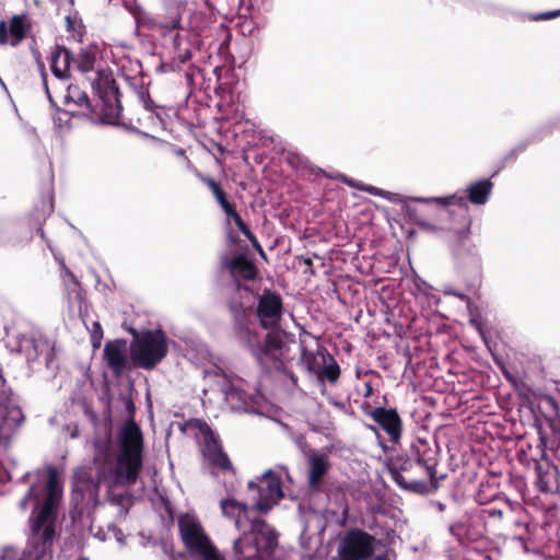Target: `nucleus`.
<instances>
[{
  "mask_svg": "<svg viewBox=\"0 0 560 560\" xmlns=\"http://www.w3.org/2000/svg\"><path fill=\"white\" fill-rule=\"evenodd\" d=\"M142 434L135 422L126 423L117 436V450L109 442L94 443L92 466L78 467L73 472L72 502L77 509L98 504L100 485L107 488V499L121 508L129 501L127 491L117 488L135 485L142 467Z\"/></svg>",
  "mask_w": 560,
  "mask_h": 560,
  "instance_id": "1",
  "label": "nucleus"
},
{
  "mask_svg": "<svg viewBox=\"0 0 560 560\" xmlns=\"http://www.w3.org/2000/svg\"><path fill=\"white\" fill-rule=\"evenodd\" d=\"M60 498L61 488L57 480L56 469L50 467L48 476L34 482L19 503L20 509L26 511L28 503L32 502L33 513L30 518L32 529L30 541L18 560H50Z\"/></svg>",
  "mask_w": 560,
  "mask_h": 560,
  "instance_id": "2",
  "label": "nucleus"
},
{
  "mask_svg": "<svg viewBox=\"0 0 560 560\" xmlns=\"http://www.w3.org/2000/svg\"><path fill=\"white\" fill-rule=\"evenodd\" d=\"M387 469L398 487L419 494L436 491L445 478L444 475L439 476L436 469L428 468L404 454L389 458Z\"/></svg>",
  "mask_w": 560,
  "mask_h": 560,
  "instance_id": "3",
  "label": "nucleus"
},
{
  "mask_svg": "<svg viewBox=\"0 0 560 560\" xmlns=\"http://www.w3.org/2000/svg\"><path fill=\"white\" fill-rule=\"evenodd\" d=\"M231 31L224 22H220L215 27V39L220 40L218 48V55L225 58V62L222 67H215L213 72L218 77L219 85L215 88V96L219 98L215 106L220 114L214 119L228 120L231 115L236 112L235 103L232 93L233 73H232V59L231 55H228L226 49L231 40Z\"/></svg>",
  "mask_w": 560,
  "mask_h": 560,
  "instance_id": "4",
  "label": "nucleus"
},
{
  "mask_svg": "<svg viewBox=\"0 0 560 560\" xmlns=\"http://www.w3.org/2000/svg\"><path fill=\"white\" fill-rule=\"evenodd\" d=\"M7 348L11 352L22 354L28 366L33 370L45 365L50 369L55 359V347L52 342L40 336L34 334H16L9 336L7 340Z\"/></svg>",
  "mask_w": 560,
  "mask_h": 560,
  "instance_id": "5",
  "label": "nucleus"
},
{
  "mask_svg": "<svg viewBox=\"0 0 560 560\" xmlns=\"http://www.w3.org/2000/svg\"><path fill=\"white\" fill-rule=\"evenodd\" d=\"M92 88L98 96L92 120L97 124L116 125L121 112L118 89L110 73L98 70L92 80Z\"/></svg>",
  "mask_w": 560,
  "mask_h": 560,
  "instance_id": "6",
  "label": "nucleus"
},
{
  "mask_svg": "<svg viewBox=\"0 0 560 560\" xmlns=\"http://www.w3.org/2000/svg\"><path fill=\"white\" fill-rule=\"evenodd\" d=\"M131 359L136 366L153 369L167 353L166 336L162 330H147L131 343Z\"/></svg>",
  "mask_w": 560,
  "mask_h": 560,
  "instance_id": "7",
  "label": "nucleus"
},
{
  "mask_svg": "<svg viewBox=\"0 0 560 560\" xmlns=\"http://www.w3.org/2000/svg\"><path fill=\"white\" fill-rule=\"evenodd\" d=\"M178 527L189 553L198 560H210V539L196 515L189 513L179 515Z\"/></svg>",
  "mask_w": 560,
  "mask_h": 560,
  "instance_id": "8",
  "label": "nucleus"
},
{
  "mask_svg": "<svg viewBox=\"0 0 560 560\" xmlns=\"http://www.w3.org/2000/svg\"><path fill=\"white\" fill-rule=\"evenodd\" d=\"M24 420L16 398L5 385L0 373V443L8 440Z\"/></svg>",
  "mask_w": 560,
  "mask_h": 560,
  "instance_id": "9",
  "label": "nucleus"
},
{
  "mask_svg": "<svg viewBox=\"0 0 560 560\" xmlns=\"http://www.w3.org/2000/svg\"><path fill=\"white\" fill-rule=\"evenodd\" d=\"M483 515L476 510L465 513L459 520L450 525L451 535L464 546L488 541L486 534L488 527L483 522Z\"/></svg>",
  "mask_w": 560,
  "mask_h": 560,
  "instance_id": "10",
  "label": "nucleus"
},
{
  "mask_svg": "<svg viewBox=\"0 0 560 560\" xmlns=\"http://www.w3.org/2000/svg\"><path fill=\"white\" fill-rule=\"evenodd\" d=\"M375 538L371 534L352 528L341 539L338 555L341 560H366L373 555Z\"/></svg>",
  "mask_w": 560,
  "mask_h": 560,
  "instance_id": "11",
  "label": "nucleus"
},
{
  "mask_svg": "<svg viewBox=\"0 0 560 560\" xmlns=\"http://www.w3.org/2000/svg\"><path fill=\"white\" fill-rule=\"evenodd\" d=\"M547 446V440L544 435L539 436L540 448L538 451L540 459L533 458V464L536 470V487L539 492L542 493H560V472L558 467L547 459L545 447Z\"/></svg>",
  "mask_w": 560,
  "mask_h": 560,
  "instance_id": "12",
  "label": "nucleus"
},
{
  "mask_svg": "<svg viewBox=\"0 0 560 560\" xmlns=\"http://www.w3.org/2000/svg\"><path fill=\"white\" fill-rule=\"evenodd\" d=\"M212 195L218 202L219 207L223 211L226 222L233 221L238 231L249 241L252 244L264 254L256 236L250 231L249 226L242 219L241 214L236 210V203L233 198L221 187L220 184L212 180Z\"/></svg>",
  "mask_w": 560,
  "mask_h": 560,
  "instance_id": "13",
  "label": "nucleus"
},
{
  "mask_svg": "<svg viewBox=\"0 0 560 560\" xmlns=\"http://www.w3.org/2000/svg\"><path fill=\"white\" fill-rule=\"evenodd\" d=\"M368 407L370 410L365 411V415L386 433L393 446L400 445L404 421L397 409L385 407H375L372 409L370 405H368Z\"/></svg>",
  "mask_w": 560,
  "mask_h": 560,
  "instance_id": "14",
  "label": "nucleus"
},
{
  "mask_svg": "<svg viewBox=\"0 0 560 560\" xmlns=\"http://www.w3.org/2000/svg\"><path fill=\"white\" fill-rule=\"evenodd\" d=\"M257 317L262 328L269 329L279 325L283 313L281 295L270 289H265L258 299Z\"/></svg>",
  "mask_w": 560,
  "mask_h": 560,
  "instance_id": "15",
  "label": "nucleus"
},
{
  "mask_svg": "<svg viewBox=\"0 0 560 560\" xmlns=\"http://www.w3.org/2000/svg\"><path fill=\"white\" fill-rule=\"evenodd\" d=\"M493 183L490 179H480L474 182L465 189L466 195H452L439 199L442 206H458L467 210V202L472 205H485L492 191Z\"/></svg>",
  "mask_w": 560,
  "mask_h": 560,
  "instance_id": "16",
  "label": "nucleus"
},
{
  "mask_svg": "<svg viewBox=\"0 0 560 560\" xmlns=\"http://www.w3.org/2000/svg\"><path fill=\"white\" fill-rule=\"evenodd\" d=\"M220 268L228 271L234 282L255 281L259 276V269L255 262L248 259L244 254H237L233 257L223 255L220 257Z\"/></svg>",
  "mask_w": 560,
  "mask_h": 560,
  "instance_id": "17",
  "label": "nucleus"
},
{
  "mask_svg": "<svg viewBox=\"0 0 560 560\" xmlns=\"http://www.w3.org/2000/svg\"><path fill=\"white\" fill-rule=\"evenodd\" d=\"M32 27L26 14L13 15L9 22L0 21V44L18 46Z\"/></svg>",
  "mask_w": 560,
  "mask_h": 560,
  "instance_id": "18",
  "label": "nucleus"
},
{
  "mask_svg": "<svg viewBox=\"0 0 560 560\" xmlns=\"http://www.w3.org/2000/svg\"><path fill=\"white\" fill-rule=\"evenodd\" d=\"M282 336L277 331H269L266 334L264 341L253 350L254 357L259 362L271 360L276 368L283 364L282 349L284 347Z\"/></svg>",
  "mask_w": 560,
  "mask_h": 560,
  "instance_id": "19",
  "label": "nucleus"
},
{
  "mask_svg": "<svg viewBox=\"0 0 560 560\" xmlns=\"http://www.w3.org/2000/svg\"><path fill=\"white\" fill-rule=\"evenodd\" d=\"M217 371H220L219 366L212 368V374L220 377V380L217 381V386L225 401L232 406L245 402L246 393L241 386L242 380L236 376H228L224 373L219 375Z\"/></svg>",
  "mask_w": 560,
  "mask_h": 560,
  "instance_id": "20",
  "label": "nucleus"
},
{
  "mask_svg": "<svg viewBox=\"0 0 560 560\" xmlns=\"http://www.w3.org/2000/svg\"><path fill=\"white\" fill-rule=\"evenodd\" d=\"M330 468V463L325 454H312L308 457L307 486L311 492L322 491V481Z\"/></svg>",
  "mask_w": 560,
  "mask_h": 560,
  "instance_id": "21",
  "label": "nucleus"
},
{
  "mask_svg": "<svg viewBox=\"0 0 560 560\" xmlns=\"http://www.w3.org/2000/svg\"><path fill=\"white\" fill-rule=\"evenodd\" d=\"M404 455L412 457L415 460L428 468L436 469L438 450L432 447L425 439H415Z\"/></svg>",
  "mask_w": 560,
  "mask_h": 560,
  "instance_id": "22",
  "label": "nucleus"
},
{
  "mask_svg": "<svg viewBox=\"0 0 560 560\" xmlns=\"http://www.w3.org/2000/svg\"><path fill=\"white\" fill-rule=\"evenodd\" d=\"M74 58L65 46L57 45L50 54V69L52 74L61 81L70 79V68Z\"/></svg>",
  "mask_w": 560,
  "mask_h": 560,
  "instance_id": "23",
  "label": "nucleus"
},
{
  "mask_svg": "<svg viewBox=\"0 0 560 560\" xmlns=\"http://www.w3.org/2000/svg\"><path fill=\"white\" fill-rule=\"evenodd\" d=\"M104 358L113 372L119 375L127 364L126 341L115 340L108 342L104 348Z\"/></svg>",
  "mask_w": 560,
  "mask_h": 560,
  "instance_id": "24",
  "label": "nucleus"
},
{
  "mask_svg": "<svg viewBox=\"0 0 560 560\" xmlns=\"http://www.w3.org/2000/svg\"><path fill=\"white\" fill-rule=\"evenodd\" d=\"M252 532L257 536V544L260 545L259 549L267 553L276 550L278 545L277 533L265 520L259 517L253 520Z\"/></svg>",
  "mask_w": 560,
  "mask_h": 560,
  "instance_id": "25",
  "label": "nucleus"
},
{
  "mask_svg": "<svg viewBox=\"0 0 560 560\" xmlns=\"http://www.w3.org/2000/svg\"><path fill=\"white\" fill-rule=\"evenodd\" d=\"M212 451H211V463L212 471L218 470L223 475L235 476L236 470L229 457L224 452L219 435L212 432Z\"/></svg>",
  "mask_w": 560,
  "mask_h": 560,
  "instance_id": "26",
  "label": "nucleus"
},
{
  "mask_svg": "<svg viewBox=\"0 0 560 560\" xmlns=\"http://www.w3.org/2000/svg\"><path fill=\"white\" fill-rule=\"evenodd\" d=\"M318 353L322 357L324 366L320 368L317 377L322 381L326 380L330 384H336L341 375V370L338 362L324 347L318 348Z\"/></svg>",
  "mask_w": 560,
  "mask_h": 560,
  "instance_id": "27",
  "label": "nucleus"
},
{
  "mask_svg": "<svg viewBox=\"0 0 560 560\" xmlns=\"http://www.w3.org/2000/svg\"><path fill=\"white\" fill-rule=\"evenodd\" d=\"M500 495V483L498 476H489L479 483L475 493V500L480 505H488L497 500Z\"/></svg>",
  "mask_w": 560,
  "mask_h": 560,
  "instance_id": "28",
  "label": "nucleus"
},
{
  "mask_svg": "<svg viewBox=\"0 0 560 560\" xmlns=\"http://www.w3.org/2000/svg\"><path fill=\"white\" fill-rule=\"evenodd\" d=\"M261 482L266 485V488H264V498L268 499L270 503L273 499H281L283 497L281 480L271 470L262 475Z\"/></svg>",
  "mask_w": 560,
  "mask_h": 560,
  "instance_id": "29",
  "label": "nucleus"
},
{
  "mask_svg": "<svg viewBox=\"0 0 560 560\" xmlns=\"http://www.w3.org/2000/svg\"><path fill=\"white\" fill-rule=\"evenodd\" d=\"M96 61V55L93 49L90 48H81L78 52L75 62L77 68L82 73H88L94 70Z\"/></svg>",
  "mask_w": 560,
  "mask_h": 560,
  "instance_id": "30",
  "label": "nucleus"
},
{
  "mask_svg": "<svg viewBox=\"0 0 560 560\" xmlns=\"http://www.w3.org/2000/svg\"><path fill=\"white\" fill-rule=\"evenodd\" d=\"M320 354L314 351L308 350L305 346H301V362L305 365L306 370L311 373L318 374L320 370V363L317 360V357Z\"/></svg>",
  "mask_w": 560,
  "mask_h": 560,
  "instance_id": "31",
  "label": "nucleus"
},
{
  "mask_svg": "<svg viewBox=\"0 0 560 560\" xmlns=\"http://www.w3.org/2000/svg\"><path fill=\"white\" fill-rule=\"evenodd\" d=\"M476 512L480 515H483V522L486 526L489 528L490 526L497 525L503 517V511L495 506H486L476 510Z\"/></svg>",
  "mask_w": 560,
  "mask_h": 560,
  "instance_id": "32",
  "label": "nucleus"
},
{
  "mask_svg": "<svg viewBox=\"0 0 560 560\" xmlns=\"http://www.w3.org/2000/svg\"><path fill=\"white\" fill-rule=\"evenodd\" d=\"M65 103L73 102L79 106H85L86 108L91 107L89 96L79 90L78 86L70 85L68 88V93L63 96Z\"/></svg>",
  "mask_w": 560,
  "mask_h": 560,
  "instance_id": "33",
  "label": "nucleus"
},
{
  "mask_svg": "<svg viewBox=\"0 0 560 560\" xmlns=\"http://www.w3.org/2000/svg\"><path fill=\"white\" fill-rule=\"evenodd\" d=\"M287 161L290 165L295 167L296 170L310 168L312 174L318 175L319 173H324V171L319 167H315L311 165L310 161L299 153H289Z\"/></svg>",
  "mask_w": 560,
  "mask_h": 560,
  "instance_id": "34",
  "label": "nucleus"
},
{
  "mask_svg": "<svg viewBox=\"0 0 560 560\" xmlns=\"http://www.w3.org/2000/svg\"><path fill=\"white\" fill-rule=\"evenodd\" d=\"M248 490L258 492V500L256 502V509L262 513H266L271 509V503L268 499L264 498V487L258 485L257 482L250 480L247 485Z\"/></svg>",
  "mask_w": 560,
  "mask_h": 560,
  "instance_id": "35",
  "label": "nucleus"
},
{
  "mask_svg": "<svg viewBox=\"0 0 560 560\" xmlns=\"http://www.w3.org/2000/svg\"><path fill=\"white\" fill-rule=\"evenodd\" d=\"M185 424L194 425L197 428L200 433L202 434L203 439V450L202 453L205 456H207V452L210 448V428L208 427L207 422H202L200 420H194L191 422H186Z\"/></svg>",
  "mask_w": 560,
  "mask_h": 560,
  "instance_id": "36",
  "label": "nucleus"
},
{
  "mask_svg": "<svg viewBox=\"0 0 560 560\" xmlns=\"http://www.w3.org/2000/svg\"><path fill=\"white\" fill-rule=\"evenodd\" d=\"M246 504L240 503L234 499H225L221 501V510L224 515L233 516L235 510L246 512Z\"/></svg>",
  "mask_w": 560,
  "mask_h": 560,
  "instance_id": "37",
  "label": "nucleus"
},
{
  "mask_svg": "<svg viewBox=\"0 0 560 560\" xmlns=\"http://www.w3.org/2000/svg\"><path fill=\"white\" fill-rule=\"evenodd\" d=\"M470 249L467 235L460 234L457 236L456 244L453 246L452 252L456 258H462L466 253H470Z\"/></svg>",
  "mask_w": 560,
  "mask_h": 560,
  "instance_id": "38",
  "label": "nucleus"
},
{
  "mask_svg": "<svg viewBox=\"0 0 560 560\" xmlns=\"http://www.w3.org/2000/svg\"><path fill=\"white\" fill-rule=\"evenodd\" d=\"M208 106H201L197 109L196 113V127L197 128H205L208 124Z\"/></svg>",
  "mask_w": 560,
  "mask_h": 560,
  "instance_id": "39",
  "label": "nucleus"
},
{
  "mask_svg": "<svg viewBox=\"0 0 560 560\" xmlns=\"http://www.w3.org/2000/svg\"><path fill=\"white\" fill-rule=\"evenodd\" d=\"M37 63H38V68H39V71H40V77H42V80H43V85H44L46 95H47L49 102L52 104L54 100H52V96H51L49 88H48L47 72L45 70V65L42 61H39V60H38Z\"/></svg>",
  "mask_w": 560,
  "mask_h": 560,
  "instance_id": "40",
  "label": "nucleus"
},
{
  "mask_svg": "<svg viewBox=\"0 0 560 560\" xmlns=\"http://www.w3.org/2000/svg\"><path fill=\"white\" fill-rule=\"evenodd\" d=\"M558 16H560V10H553V11H548V12H544V13L534 15L532 18V20L544 21V20H551V19L558 18Z\"/></svg>",
  "mask_w": 560,
  "mask_h": 560,
  "instance_id": "41",
  "label": "nucleus"
},
{
  "mask_svg": "<svg viewBox=\"0 0 560 560\" xmlns=\"http://www.w3.org/2000/svg\"><path fill=\"white\" fill-rule=\"evenodd\" d=\"M296 259L299 260L300 264H303L306 267L304 272H310L311 275L315 273V270L313 269L312 258L305 256H298Z\"/></svg>",
  "mask_w": 560,
  "mask_h": 560,
  "instance_id": "42",
  "label": "nucleus"
},
{
  "mask_svg": "<svg viewBox=\"0 0 560 560\" xmlns=\"http://www.w3.org/2000/svg\"><path fill=\"white\" fill-rule=\"evenodd\" d=\"M108 530L114 535V537L116 538V540L120 544V545H124L125 542V536L121 532V529H119L116 525H109L108 526Z\"/></svg>",
  "mask_w": 560,
  "mask_h": 560,
  "instance_id": "43",
  "label": "nucleus"
},
{
  "mask_svg": "<svg viewBox=\"0 0 560 560\" xmlns=\"http://www.w3.org/2000/svg\"><path fill=\"white\" fill-rule=\"evenodd\" d=\"M139 101L141 102L145 110L152 112V102L148 95H145L143 92L140 93Z\"/></svg>",
  "mask_w": 560,
  "mask_h": 560,
  "instance_id": "44",
  "label": "nucleus"
},
{
  "mask_svg": "<svg viewBox=\"0 0 560 560\" xmlns=\"http://www.w3.org/2000/svg\"><path fill=\"white\" fill-rule=\"evenodd\" d=\"M517 458L521 463L523 464H526V465H529L530 462H533V458L534 457H528L527 455V451L524 450V448H521L518 452H517Z\"/></svg>",
  "mask_w": 560,
  "mask_h": 560,
  "instance_id": "45",
  "label": "nucleus"
},
{
  "mask_svg": "<svg viewBox=\"0 0 560 560\" xmlns=\"http://www.w3.org/2000/svg\"><path fill=\"white\" fill-rule=\"evenodd\" d=\"M545 402H546L548 406H550V408L553 410V412H555L556 415H558V411H559V405H558V401H557L553 397H551V396H547V397L545 398Z\"/></svg>",
  "mask_w": 560,
  "mask_h": 560,
  "instance_id": "46",
  "label": "nucleus"
},
{
  "mask_svg": "<svg viewBox=\"0 0 560 560\" xmlns=\"http://www.w3.org/2000/svg\"><path fill=\"white\" fill-rule=\"evenodd\" d=\"M550 427H551L553 433L556 434V438L560 440V421L552 420L550 422Z\"/></svg>",
  "mask_w": 560,
  "mask_h": 560,
  "instance_id": "47",
  "label": "nucleus"
},
{
  "mask_svg": "<svg viewBox=\"0 0 560 560\" xmlns=\"http://www.w3.org/2000/svg\"><path fill=\"white\" fill-rule=\"evenodd\" d=\"M372 395H373V386H372V384L370 382H365L364 383L363 396L365 398H370Z\"/></svg>",
  "mask_w": 560,
  "mask_h": 560,
  "instance_id": "48",
  "label": "nucleus"
},
{
  "mask_svg": "<svg viewBox=\"0 0 560 560\" xmlns=\"http://www.w3.org/2000/svg\"><path fill=\"white\" fill-rule=\"evenodd\" d=\"M243 3V0H230L229 5L230 10L233 11L235 9H240Z\"/></svg>",
  "mask_w": 560,
  "mask_h": 560,
  "instance_id": "49",
  "label": "nucleus"
},
{
  "mask_svg": "<svg viewBox=\"0 0 560 560\" xmlns=\"http://www.w3.org/2000/svg\"><path fill=\"white\" fill-rule=\"evenodd\" d=\"M212 560H220L219 551L217 548L212 545Z\"/></svg>",
  "mask_w": 560,
  "mask_h": 560,
  "instance_id": "50",
  "label": "nucleus"
},
{
  "mask_svg": "<svg viewBox=\"0 0 560 560\" xmlns=\"http://www.w3.org/2000/svg\"><path fill=\"white\" fill-rule=\"evenodd\" d=\"M196 174H197V176H199V177H200V179H201L205 184H207L208 186H210V178H209V177H202V176H200L197 172H196Z\"/></svg>",
  "mask_w": 560,
  "mask_h": 560,
  "instance_id": "51",
  "label": "nucleus"
},
{
  "mask_svg": "<svg viewBox=\"0 0 560 560\" xmlns=\"http://www.w3.org/2000/svg\"><path fill=\"white\" fill-rule=\"evenodd\" d=\"M188 57H189V56H188V51H187V50H185V54H184V55H180V56H179V59H180L182 61H185Z\"/></svg>",
  "mask_w": 560,
  "mask_h": 560,
  "instance_id": "52",
  "label": "nucleus"
},
{
  "mask_svg": "<svg viewBox=\"0 0 560 560\" xmlns=\"http://www.w3.org/2000/svg\"><path fill=\"white\" fill-rule=\"evenodd\" d=\"M215 148H217L221 153H223V152H224V149H223V147H222V144H221V143H215Z\"/></svg>",
  "mask_w": 560,
  "mask_h": 560,
  "instance_id": "53",
  "label": "nucleus"
},
{
  "mask_svg": "<svg viewBox=\"0 0 560 560\" xmlns=\"http://www.w3.org/2000/svg\"><path fill=\"white\" fill-rule=\"evenodd\" d=\"M373 560H388L386 557L384 556H377L375 559Z\"/></svg>",
  "mask_w": 560,
  "mask_h": 560,
  "instance_id": "54",
  "label": "nucleus"
},
{
  "mask_svg": "<svg viewBox=\"0 0 560 560\" xmlns=\"http://www.w3.org/2000/svg\"><path fill=\"white\" fill-rule=\"evenodd\" d=\"M70 277H71L72 281H73V284L75 287H79V282L74 279V277L72 275H70Z\"/></svg>",
  "mask_w": 560,
  "mask_h": 560,
  "instance_id": "55",
  "label": "nucleus"
},
{
  "mask_svg": "<svg viewBox=\"0 0 560 560\" xmlns=\"http://www.w3.org/2000/svg\"><path fill=\"white\" fill-rule=\"evenodd\" d=\"M370 428H371V430H373L374 432H376V433H377V430H376V428H375V427H370Z\"/></svg>",
  "mask_w": 560,
  "mask_h": 560,
  "instance_id": "56",
  "label": "nucleus"
},
{
  "mask_svg": "<svg viewBox=\"0 0 560 560\" xmlns=\"http://www.w3.org/2000/svg\"><path fill=\"white\" fill-rule=\"evenodd\" d=\"M199 142H200V144H201L203 148H206L205 142H202L201 140H199Z\"/></svg>",
  "mask_w": 560,
  "mask_h": 560,
  "instance_id": "57",
  "label": "nucleus"
},
{
  "mask_svg": "<svg viewBox=\"0 0 560 560\" xmlns=\"http://www.w3.org/2000/svg\"><path fill=\"white\" fill-rule=\"evenodd\" d=\"M95 327H96L97 329H101V326H100V324H97V323H95Z\"/></svg>",
  "mask_w": 560,
  "mask_h": 560,
  "instance_id": "58",
  "label": "nucleus"
},
{
  "mask_svg": "<svg viewBox=\"0 0 560 560\" xmlns=\"http://www.w3.org/2000/svg\"><path fill=\"white\" fill-rule=\"evenodd\" d=\"M177 23H178V22H174L172 27H173V28H176V24H177Z\"/></svg>",
  "mask_w": 560,
  "mask_h": 560,
  "instance_id": "59",
  "label": "nucleus"
},
{
  "mask_svg": "<svg viewBox=\"0 0 560 560\" xmlns=\"http://www.w3.org/2000/svg\"><path fill=\"white\" fill-rule=\"evenodd\" d=\"M81 560H83V559H81Z\"/></svg>",
  "mask_w": 560,
  "mask_h": 560,
  "instance_id": "60",
  "label": "nucleus"
}]
</instances>
